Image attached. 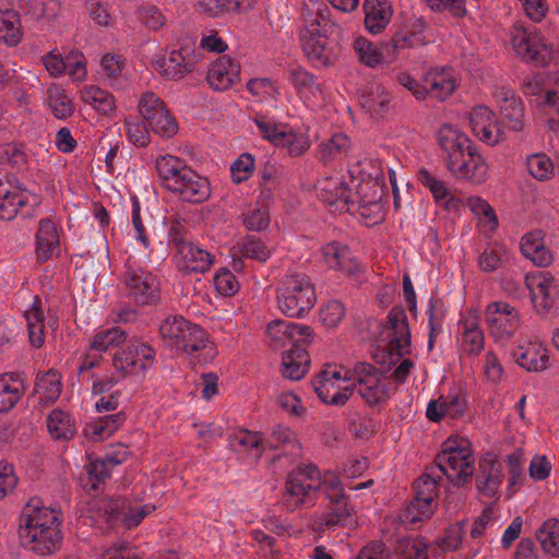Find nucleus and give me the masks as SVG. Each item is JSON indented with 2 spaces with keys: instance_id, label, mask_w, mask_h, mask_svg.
<instances>
[{
  "instance_id": "nucleus-16",
  "label": "nucleus",
  "mask_w": 559,
  "mask_h": 559,
  "mask_svg": "<svg viewBox=\"0 0 559 559\" xmlns=\"http://www.w3.org/2000/svg\"><path fill=\"white\" fill-rule=\"evenodd\" d=\"M504 478L501 462L493 453H486L479 460L476 486L478 491L488 498H493Z\"/></svg>"
},
{
  "instance_id": "nucleus-47",
  "label": "nucleus",
  "mask_w": 559,
  "mask_h": 559,
  "mask_svg": "<svg viewBox=\"0 0 559 559\" xmlns=\"http://www.w3.org/2000/svg\"><path fill=\"white\" fill-rule=\"evenodd\" d=\"M127 340V334L120 328H111L97 333L91 344V349L96 352H106L109 347L119 346Z\"/></svg>"
},
{
  "instance_id": "nucleus-2",
  "label": "nucleus",
  "mask_w": 559,
  "mask_h": 559,
  "mask_svg": "<svg viewBox=\"0 0 559 559\" xmlns=\"http://www.w3.org/2000/svg\"><path fill=\"white\" fill-rule=\"evenodd\" d=\"M159 334L169 346L187 353L193 366L209 364L217 356V348L209 334L181 316L167 317L159 326Z\"/></svg>"
},
{
  "instance_id": "nucleus-49",
  "label": "nucleus",
  "mask_w": 559,
  "mask_h": 559,
  "mask_svg": "<svg viewBox=\"0 0 559 559\" xmlns=\"http://www.w3.org/2000/svg\"><path fill=\"white\" fill-rule=\"evenodd\" d=\"M241 255L245 258L254 259L259 262H266L272 250L260 239L254 236H246L240 245Z\"/></svg>"
},
{
  "instance_id": "nucleus-64",
  "label": "nucleus",
  "mask_w": 559,
  "mask_h": 559,
  "mask_svg": "<svg viewBox=\"0 0 559 559\" xmlns=\"http://www.w3.org/2000/svg\"><path fill=\"white\" fill-rule=\"evenodd\" d=\"M139 20L152 31H158L166 24V17L155 5L142 7L138 11Z\"/></svg>"
},
{
  "instance_id": "nucleus-17",
  "label": "nucleus",
  "mask_w": 559,
  "mask_h": 559,
  "mask_svg": "<svg viewBox=\"0 0 559 559\" xmlns=\"http://www.w3.org/2000/svg\"><path fill=\"white\" fill-rule=\"evenodd\" d=\"M386 328L392 331L389 342L390 355L395 354L399 357L408 354L411 346V329L406 312L403 307H393L386 317Z\"/></svg>"
},
{
  "instance_id": "nucleus-50",
  "label": "nucleus",
  "mask_w": 559,
  "mask_h": 559,
  "mask_svg": "<svg viewBox=\"0 0 559 559\" xmlns=\"http://www.w3.org/2000/svg\"><path fill=\"white\" fill-rule=\"evenodd\" d=\"M49 107L53 116L60 120L71 117L74 111L71 99L58 87L49 90Z\"/></svg>"
},
{
  "instance_id": "nucleus-40",
  "label": "nucleus",
  "mask_w": 559,
  "mask_h": 559,
  "mask_svg": "<svg viewBox=\"0 0 559 559\" xmlns=\"http://www.w3.org/2000/svg\"><path fill=\"white\" fill-rule=\"evenodd\" d=\"M428 547L424 537H401L395 543L394 551L404 559H429Z\"/></svg>"
},
{
  "instance_id": "nucleus-54",
  "label": "nucleus",
  "mask_w": 559,
  "mask_h": 559,
  "mask_svg": "<svg viewBox=\"0 0 559 559\" xmlns=\"http://www.w3.org/2000/svg\"><path fill=\"white\" fill-rule=\"evenodd\" d=\"M129 140L139 147H144L150 143L147 122L139 118L129 117L124 121Z\"/></svg>"
},
{
  "instance_id": "nucleus-42",
  "label": "nucleus",
  "mask_w": 559,
  "mask_h": 559,
  "mask_svg": "<svg viewBox=\"0 0 559 559\" xmlns=\"http://www.w3.org/2000/svg\"><path fill=\"white\" fill-rule=\"evenodd\" d=\"M35 393L40 394L46 401H56L61 393L60 376L53 369L38 374L35 382Z\"/></svg>"
},
{
  "instance_id": "nucleus-10",
  "label": "nucleus",
  "mask_w": 559,
  "mask_h": 559,
  "mask_svg": "<svg viewBox=\"0 0 559 559\" xmlns=\"http://www.w3.org/2000/svg\"><path fill=\"white\" fill-rule=\"evenodd\" d=\"M19 539L22 547L40 555H51L60 548L62 535L59 527H37L21 525L19 527Z\"/></svg>"
},
{
  "instance_id": "nucleus-61",
  "label": "nucleus",
  "mask_w": 559,
  "mask_h": 559,
  "mask_svg": "<svg viewBox=\"0 0 559 559\" xmlns=\"http://www.w3.org/2000/svg\"><path fill=\"white\" fill-rule=\"evenodd\" d=\"M345 316V307L338 300H331L322 307L320 311V321L326 328H335Z\"/></svg>"
},
{
  "instance_id": "nucleus-51",
  "label": "nucleus",
  "mask_w": 559,
  "mask_h": 559,
  "mask_svg": "<svg viewBox=\"0 0 559 559\" xmlns=\"http://www.w3.org/2000/svg\"><path fill=\"white\" fill-rule=\"evenodd\" d=\"M229 444L230 447L238 452L241 451H248V450H258L257 459L262 456L263 451L260 450L262 447V439L261 437L255 433L248 430H240L237 433H234L229 438Z\"/></svg>"
},
{
  "instance_id": "nucleus-58",
  "label": "nucleus",
  "mask_w": 559,
  "mask_h": 559,
  "mask_svg": "<svg viewBox=\"0 0 559 559\" xmlns=\"http://www.w3.org/2000/svg\"><path fill=\"white\" fill-rule=\"evenodd\" d=\"M87 480L84 488L96 490L109 477L108 464L103 460H95L86 465Z\"/></svg>"
},
{
  "instance_id": "nucleus-21",
  "label": "nucleus",
  "mask_w": 559,
  "mask_h": 559,
  "mask_svg": "<svg viewBox=\"0 0 559 559\" xmlns=\"http://www.w3.org/2000/svg\"><path fill=\"white\" fill-rule=\"evenodd\" d=\"M28 198L24 189L11 182L7 177L0 176V218L10 221L14 218L20 207L27 204Z\"/></svg>"
},
{
  "instance_id": "nucleus-41",
  "label": "nucleus",
  "mask_w": 559,
  "mask_h": 559,
  "mask_svg": "<svg viewBox=\"0 0 559 559\" xmlns=\"http://www.w3.org/2000/svg\"><path fill=\"white\" fill-rule=\"evenodd\" d=\"M536 538L546 554L559 556V520L549 519L536 531Z\"/></svg>"
},
{
  "instance_id": "nucleus-5",
  "label": "nucleus",
  "mask_w": 559,
  "mask_h": 559,
  "mask_svg": "<svg viewBox=\"0 0 559 559\" xmlns=\"http://www.w3.org/2000/svg\"><path fill=\"white\" fill-rule=\"evenodd\" d=\"M440 480L441 476L438 475L436 468L429 467L414 483V498L400 514V521L403 524L414 525L432 514L431 503L437 495Z\"/></svg>"
},
{
  "instance_id": "nucleus-57",
  "label": "nucleus",
  "mask_w": 559,
  "mask_h": 559,
  "mask_svg": "<svg viewBox=\"0 0 559 559\" xmlns=\"http://www.w3.org/2000/svg\"><path fill=\"white\" fill-rule=\"evenodd\" d=\"M126 420V415L122 412L108 415L99 418L96 423L90 426L92 433L103 438L104 435L110 436L119 429Z\"/></svg>"
},
{
  "instance_id": "nucleus-25",
  "label": "nucleus",
  "mask_w": 559,
  "mask_h": 559,
  "mask_svg": "<svg viewBox=\"0 0 559 559\" xmlns=\"http://www.w3.org/2000/svg\"><path fill=\"white\" fill-rule=\"evenodd\" d=\"M322 253L332 267H337L349 276H356L361 272V266L354 258L347 246L331 242L323 247Z\"/></svg>"
},
{
  "instance_id": "nucleus-22",
  "label": "nucleus",
  "mask_w": 559,
  "mask_h": 559,
  "mask_svg": "<svg viewBox=\"0 0 559 559\" xmlns=\"http://www.w3.org/2000/svg\"><path fill=\"white\" fill-rule=\"evenodd\" d=\"M183 177L179 183L178 193L180 199L190 203H202L211 194L210 182L205 177L200 176L193 169H183Z\"/></svg>"
},
{
  "instance_id": "nucleus-35",
  "label": "nucleus",
  "mask_w": 559,
  "mask_h": 559,
  "mask_svg": "<svg viewBox=\"0 0 559 559\" xmlns=\"http://www.w3.org/2000/svg\"><path fill=\"white\" fill-rule=\"evenodd\" d=\"M383 379L369 378L362 383H358V394L370 407L385 403L390 399V389Z\"/></svg>"
},
{
  "instance_id": "nucleus-15",
  "label": "nucleus",
  "mask_w": 559,
  "mask_h": 559,
  "mask_svg": "<svg viewBox=\"0 0 559 559\" xmlns=\"http://www.w3.org/2000/svg\"><path fill=\"white\" fill-rule=\"evenodd\" d=\"M448 170L457 180H465L473 185H480L485 182L488 177V165L477 147L465 152V155Z\"/></svg>"
},
{
  "instance_id": "nucleus-4",
  "label": "nucleus",
  "mask_w": 559,
  "mask_h": 559,
  "mask_svg": "<svg viewBox=\"0 0 559 559\" xmlns=\"http://www.w3.org/2000/svg\"><path fill=\"white\" fill-rule=\"evenodd\" d=\"M466 440H448L443 450L435 459V468L438 475H445L456 485L464 486L474 474V459Z\"/></svg>"
},
{
  "instance_id": "nucleus-45",
  "label": "nucleus",
  "mask_w": 559,
  "mask_h": 559,
  "mask_svg": "<svg viewBox=\"0 0 559 559\" xmlns=\"http://www.w3.org/2000/svg\"><path fill=\"white\" fill-rule=\"evenodd\" d=\"M463 324L462 344L464 350L469 355L479 354L484 348V334L479 330L476 319H467Z\"/></svg>"
},
{
  "instance_id": "nucleus-38",
  "label": "nucleus",
  "mask_w": 559,
  "mask_h": 559,
  "mask_svg": "<svg viewBox=\"0 0 559 559\" xmlns=\"http://www.w3.org/2000/svg\"><path fill=\"white\" fill-rule=\"evenodd\" d=\"M48 431L53 439L69 440L75 433L74 425L71 423L70 415L59 408L51 411L47 418Z\"/></svg>"
},
{
  "instance_id": "nucleus-31",
  "label": "nucleus",
  "mask_w": 559,
  "mask_h": 559,
  "mask_svg": "<svg viewBox=\"0 0 559 559\" xmlns=\"http://www.w3.org/2000/svg\"><path fill=\"white\" fill-rule=\"evenodd\" d=\"M59 245V236L55 223L45 218L39 223L36 234V255L40 262L51 258L52 251Z\"/></svg>"
},
{
  "instance_id": "nucleus-3",
  "label": "nucleus",
  "mask_w": 559,
  "mask_h": 559,
  "mask_svg": "<svg viewBox=\"0 0 559 559\" xmlns=\"http://www.w3.org/2000/svg\"><path fill=\"white\" fill-rule=\"evenodd\" d=\"M280 310L288 318H302L317 302L314 285L301 273L286 275L277 288Z\"/></svg>"
},
{
  "instance_id": "nucleus-62",
  "label": "nucleus",
  "mask_w": 559,
  "mask_h": 559,
  "mask_svg": "<svg viewBox=\"0 0 559 559\" xmlns=\"http://www.w3.org/2000/svg\"><path fill=\"white\" fill-rule=\"evenodd\" d=\"M289 323L284 320H274L267 324V334L271 338V346L274 349L284 347L289 338Z\"/></svg>"
},
{
  "instance_id": "nucleus-8",
  "label": "nucleus",
  "mask_w": 559,
  "mask_h": 559,
  "mask_svg": "<svg viewBox=\"0 0 559 559\" xmlns=\"http://www.w3.org/2000/svg\"><path fill=\"white\" fill-rule=\"evenodd\" d=\"M139 112L148 127L163 138H171L178 131L175 118L167 110L164 102L154 93H144L139 103Z\"/></svg>"
},
{
  "instance_id": "nucleus-56",
  "label": "nucleus",
  "mask_w": 559,
  "mask_h": 559,
  "mask_svg": "<svg viewBox=\"0 0 559 559\" xmlns=\"http://www.w3.org/2000/svg\"><path fill=\"white\" fill-rule=\"evenodd\" d=\"M463 526L464 522L455 523L451 525L445 532L444 535L439 537L436 540V546L440 549V554L454 551L462 544V535H463Z\"/></svg>"
},
{
  "instance_id": "nucleus-44",
  "label": "nucleus",
  "mask_w": 559,
  "mask_h": 559,
  "mask_svg": "<svg viewBox=\"0 0 559 559\" xmlns=\"http://www.w3.org/2000/svg\"><path fill=\"white\" fill-rule=\"evenodd\" d=\"M354 48L359 57V61L370 68L377 67L381 63L384 57L386 58V53L382 46L381 48H378L365 37H358L354 41Z\"/></svg>"
},
{
  "instance_id": "nucleus-9",
  "label": "nucleus",
  "mask_w": 559,
  "mask_h": 559,
  "mask_svg": "<svg viewBox=\"0 0 559 559\" xmlns=\"http://www.w3.org/2000/svg\"><path fill=\"white\" fill-rule=\"evenodd\" d=\"M154 509V506L148 504L133 507L130 501L117 498L104 501L100 511H103L108 527H115L121 523L130 530L138 526Z\"/></svg>"
},
{
  "instance_id": "nucleus-24",
  "label": "nucleus",
  "mask_w": 559,
  "mask_h": 559,
  "mask_svg": "<svg viewBox=\"0 0 559 559\" xmlns=\"http://www.w3.org/2000/svg\"><path fill=\"white\" fill-rule=\"evenodd\" d=\"M521 251L538 267L548 266L554 259L545 245V233L542 229L532 230L523 236Z\"/></svg>"
},
{
  "instance_id": "nucleus-1",
  "label": "nucleus",
  "mask_w": 559,
  "mask_h": 559,
  "mask_svg": "<svg viewBox=\"0 0 559 559\" xmlns=\"http://www.w3.org/2000/svg\"><path fill=\"white\" fill-rule=\"evenodd\" d=\"M341 36V26L332 20L330 9L323 5L305 20V27L300 32V43L310 61L329 67L337 60L340 55L338 40Z\"/></svg>"
},
{
  "instance_id": "nucleus-26",
  "label": "nucleus",
  "mask_w": 559,
  "mask_h": 559,
  "mask_svg": "<svg viewBox=\"0 0 559 559\" xmlns=\"http://www.w3.org/2000/svg\"><path fill=\"white\" fill-rule=\"evenodd\" d=\"M365 26L373 35L380 34L389 24L393 11L386 0H365Z\"/></svg>"
},
{
  "instance_id": "nucleus-59",
  "label": "nucleus",
  "mask_w": 559,
  "mask_h": 559,
  "mask_svg": "<svg viewBox=\"0 0 559 559\" xmlns=\"http://www.w3.org/2000/svg\"><path fill=\"white\" fill-rule=\"evenodd\" d=\"M266 444L271 449H278L280 447H290L292 449L300 448L299 443L296 439V435L288 427L278 425L276 426L269 439L266 440Z\"/></svg>"
},
{
  "instance_id": "nucleus-55",
  "label": "nucleus",
  "mask_w": 559,
  "mask_h": 559,
  "mask_svg": "<svg viewBox=\"0 0 559 559\" xmlns=\"http://www.w3.org/2000/svg\"><path fill=\"white\" fill-rule=\"evenodd\" d=\"M522 90L524 95L535 97L534 102L537 107H546L543 102V96L548 91L546 90V76L543 73H535L524 80Z\"/></svg>"
},
{
  "instance_id": "nucleus-7",
  "label": "nucleus",
  "mask_w": 559,
  "mask_h": 559,
  "mask_svg": "<svg viewBox=\"0 0 559 559\" xmlns=\"http://www.w3.org/2000/svg\"><path fill=\"white\" fill-rule=\"evenodd\" d=\"M511 43L518 57L536 67H547L552 59V46L545 44L538 33H528L522 26H514Z\"/></svg>"
},
{
  "instance_id": "nucleus-60",
  "label": "nucleus",
  "mask_w": 559,
  "mask_h": 559,
  "mask_svg": "<svg viewBox=\"0 0 559 559\" xmlns=\"http://www.w3.org/2000/svg\"><path fill=\"white\" fill-rule=\"evenodd\" d=\"M316 489L317 487L312 486L311 484H307L302 478L294 473L289 474L285 486V492L288 496L298 497V500L295 503L296 506L306 503L307 501L305 498L311 490Z\"/></svg>"
},
{
  "instance_id": "nucleus-6",
  "label": "nucleus",
  "mask_w": 559,
  "mask_h": 559,
  "mask_svg": "<svg viewBox=\"0 0 559 559\" xmlns=\"http://www.w3.org/2000/svg\"><path fill=\"white\" fill-rule=\"evenodd\" d=\"M338 485L340 480L334 478L325 489L329 504L326 506L325 512L322 513L317 522L318 531H324L325 527L332 528L335 526L353 528L357 525V519L353 507L348 503V497L343 493Z\"/></svg>"
},
{
  "instance_id": "nucleus-20",
  "label": "nucleus",
  "mask_w": 559,
  "mask_h": 559,
  "mask_svg": "<svg viewBox=\"0 0 559 559\" xmlns=\"http://www.w3.org/2000/svg\"><path fill=\"white\" fill-rule=\"evenodd\" d=\"M240 64L229 56L219 57L209 69L206 80L216 91H226L240 80Z\"/></svg>"
},
{
  "instance_id": "nucleus-28",
  "label": "nucleus",
  "mask_w": 559,
  "mask_h": 559,
  "mask_svg": "<svg viewBox=\"0 0 559 559\" xmlns=\"http://www.w3.org/2000/svg\"><path fill=\"white\" fill-rule=\"evenodd\" d=\"M513 357L519 366L531 372H539L548 368L549 356L547 349L537 343L519 347Z\"/></svg>"
},
{
  "instance_id": "nucleus-23",
  "label": "nucleus",
  "mask_w": 559,
  "mask_h": 559,
  "mask_svg": "<svg viewBox=\"0 0 559 559\" xmlns=\"http://www.w3.org/2000/svg\"><path fill=\"white\" fill-rule=\"evenodd\" d=\"M190 53L189 47L173 50L168 58L155 61L156 70L168 80H180L187 73L194 70V62L187 59Z\"/></svg>"
},
{
  "instance_id": "nucleus-39",
  "label": "nucleus",
  "mask_w": 559,
  "mask_h": 559,
  "mask_svg": "<svg viewBox=\"0 0 559 559\" xmlns=\"http://www.w3.org/2000/svg\"><path fill=\"white\" fill-rule=\"evenodd\" d=\"M426 46L424 39H418L404 29L399 28L390 40L382 43L388 59H394L402 50L414 47Z\"/></svg>"
},
{
  "instance_id": "nucleus-19",
  "label": "nucleus",
  "mask_w": 559,
  "mask_h": 559,
  "mask_svg": "<svg viewBox=\"0 0 559 559\" xmlns=\"http://www.w3.org/2000/svg\"><path fill=\"white\" fill-rule=\"evenodd\" d=\"M318 190L320 200L329 206L334 207L333 211H352V205L355 203V200L353 199L354 194L344 181L340 179L325 178L319 181Z\"/></svg>"
},
{
  "instance_id": "nucleus-13",
  "label": "nucleus",
  "mask_w": 559,
  "mask_h": 559,
  "mask_svg": "<svg viewBox=\"0 0 559 559\" xmlns=\"http://www.w3.org/2000/svg\"><path fill=\"white\" fill-rule=\"evenodd\" d=\"M525 284L530 289L531 300L538 313H548L556 305L559 297V288L555 278L546 272L528 274Z\"/></svg>"
},
{
  "instance_id": "nucleus-36",
  "label": "nucleus",
  "mask_w": 559,
  "mask_h": 559,
  "mask_svg": "<svg viewBox=\"0 0 559 559\" xmlns=\"http://www.w3.org/2000/svg\"><path fill=\"white\" fill-rule=\"evenodd\" d=\"M21 525H32L37 527L56 526L61 524L60 513L55 509L49 508H33L32 510H23Z\"/></svg>"
},
{
  "instance_id": "nucleus-12",
  "label": "nucleus",
  "mask_w": 559,
  "mask_h": 559,
  "mask_svg": "<svg viewBox=\"0 0 559 559\" xmlns=\"http://www.w3.org/2000/svg\"><path fill=\"white\" fill-rule=\"evenodd\" d=\"M437 141L442 151L447 169L465 155V152L476 147L475 143L465 133L450 123L440 127L437 132Z\"/></svg>"
},
{
  "instance_id": "nucleus-48",
  "label": "nucleus",
  "mask_w": 559,
  "mask_h": 559,
  "mask_svg": "<svg viewBox=\"0 0 559 559\" xmlns=\"http://www.w3.org/2000/svg\"><path fill=\"white\" fill-rule=\"evenodd\" d=\"M445 310L443 308V301L441 299L431 298L429 301L428 309V323H429V337H428V349L432 350L435 347L437 335L441 330V321L444 318Z\"/></svg>"
},
{
  "instance_id": "nucleus-11",
  "label": "nucleus",
  "mask_w": 559,
  "mask_h": 559,
  "mask_svg": "<svg viewBox=\"0 0 559 559\" xmlns=\"http://www.w3.org/2000/svg\"><path fill=\"white\" fill-rule=\"evenodd\" d=\"M155 350L145 343L130 341L128 345L118 350L112 358V366L123 377L147 369L154 360Z\"/></svg>"
},
{
  "instance_id": "nucleus-29",
  "label": "nucleus",
  "mask_w": 559,
  "mask_h": 559,
  "mask_svg": "<svg viewBox=\"0 0 559 559\" xmlns=\"http://www.w3.org/2000/svg\"><path fill=\"white\" fill-rule=\"evenodd\" d=\"M391 97L380 85H371L366 88L360 97V106L373 118H383L389 111Z\"/></svg>"
},
{
  "instance_id": "nucleus-52",
  "label": "nucleus",
  "mask_w": 559,
  "mask_h": 559,
  "mask_svg": "<svg viewBox=\"0 0 559 559\" xmlns=\"http://www.w3.org/2000/svg\"><path fill=\"white\" fill-rule=\"evenodd\" d=\"M530 175L539 181L548 180L554 173V164L546 154H533L526 159Z\"/></svg>"
},
{
  "instance_id": "nucleus-14",
  "label": "nucleus",
  "mask_w": 559,
  "mask_h": 559,
  "mask_svg": "<svg viewBox=\"0 0 559 559\" xmlns=\"http://www.w3.org/2000/svg\"><path fill=\"white\" fill-rule=\"evenodd\" d=\"M485 320L490 334L496 340L510 338L520 326V318L515 308L506 302H492L485 312Z\"/></svg>"
},
{
  "instance_id": "nucleus-33",
  "label": "nucleus",
  "mask_w": 559,
  "mask_h": 559,
  "mask_svg": "<svg viewBox=\"0 0 559 559\" xmlns=\"http://www.w3.org/2000/svg\"><path fill=\"white\" fill-rule=\"evenodd\" d=\"M178 253L183 259L185 267L191 272H206L214 259L210 252L193 243L182 245Z\"/></svg>"
},
{
  "instance_id": "nucleus-32",
  "label": "nucleus",
  "mask_w": 559,
  "mask_h": 559,
  "mask_svg": "<svg viewBox=\"0 0 559 559\" xmlns=\"http://www.w3.org/2000/svg\"><path fill=\"white\" fill-rule=\"evenodd\" d=\"M500 114L503 123L512 131L523 130L524 106L522 100L512 92L508 91L501 100Z\"/></svg>"
},
{
  "instance_id": "nucleus-43",
  "label": "nucleus",
  "mask_w": 559,
  "mask_h": 559,
  "mask_svg": "<svg viewBox=\"0 0 559 559\" xmlns=\"http://www.w3.org/2000/svg\"><path fill=\"white\" fill-rule=\"evenodd\" d=\"M82 99L104 115H109L115 110L114 96L97 86H85L82 90Z\"/></svg>"
},
{
  "instance_id": "nucleus-27",
  "label": "nucleus",
  "mask_w": 559,
  "mask_h": 559,
  "mask_svg": "<svg viewBox=\"0 0 559 559\" xmlns=\"http://www.w3.org/2000/svg\"><path fill=\"white\" fill-rule=\"evenodd\" d=\"M313 388L318 397L328 405H345L355 391V384L341 388L335 381L317 376L313 380Z\"/></svg>"
},
{
  "instance_id": "nucleus-53",
  "label": "nucleus",
  "mask_w": 559,
  "mask_h": 559,
  "mask_svg": "<svg viewBox=\"0 0 559 559\" xmlns=\"http://www.w3.org/2000/svg\"><path fill=\"white\" fill-rule=\"evenodd\" d=\"M24 388L11 386L7 380V374L0 377V413L10 411L21 400Z\"/></svg>"
},
{
  "instance_id": "nucleus-46",
  "label": "nucleus",
  "mask_w": 559,
  "mask_h": 559,
  "mask_svg": "<svg viewBox=\"0 0 559 559\" xmlns=\"http://www.w3.org/2000/svg\"><path fill=\"white\" fill-rule=\"evenodd\" d=\"M28 328V337L33 346L39 348L44 344V314L40 307L35 304L29 311L25 312Z\"/></svg>"
},
{
  "instance_id": "nucleus-30",
  "label": "nucleus",
  "mask_w": 559,
  "mask_h": 559,
  "mask_svg": "<svg viewBox=\"0 0 559 559\" xmlns=\"http://www.w3.org/2000/svg\"><path fill=\"white\" fill-rule=\"evenodd\" d=\"M283 376L290 380H300L308 371L309 356L305 347L289 348L282 357Z\"/></svg>"
},
{
  "instance_id": "nucleus-18",
  "label": "nucleus",
  "mask_w": 559,
  "mask_h": 559,
  "mask_svg": "<svg viewBox=\"0 0 559 559\" xmlns=\"http://www.w3.org/2000/svg\"><path fill=\"white\" fill-rule=\"evenodd\" d=\"M130 296L138 305H147L157 298V282L155 276L143 269H128L124 278Z\"/></svg>"
},
{
  "instance_id": "nucleus-34",
  "label": "nucleus",
  "mask_w": 559,
  "mask_h": 559,
  "mask_svg": "<svg viewBox=\"0 0 559 559\" xmlns=\"http://www.w3.org/2000/svg\"><path fill=\"white\" fill-rule=\"evenodd\" d=\"M22 37L20 14L14 10L0 11V41L16 46Z\"/></svg>"
},
{
  "instance_id": "nucleus-37",
  "label": "nucleus",
  "mask_w": 559,
  "mask_h": 559,
  "mask_svg": "<svg viewBox=\"0 0 559 559\" xmlns=\"http://www.w3.org/2000/svg\"><path fill=\"white\" fill-rule=\"evenodd\" d=\"M425 96L430 95L437 99L450 96L454 88V81L444 72L431 71L425 76Z\"/></svg>"
},
{
  "instance_id": "nucleus-63",
  "label": "nucleus",
  "mask_w": 559,
  "mask_h": 559,
  "mask_svg": "<svg viewBox=\"0 0 559 559\" xmlns=\"http://www.w3.org/2000/svg\"><path fill=\"white\" fill-rule=\"evenodd\" d=\"M254 168V159L248 154H241L230 166L233 181L241 183L246 181Z\"/></svg>"
}]
</instances>
